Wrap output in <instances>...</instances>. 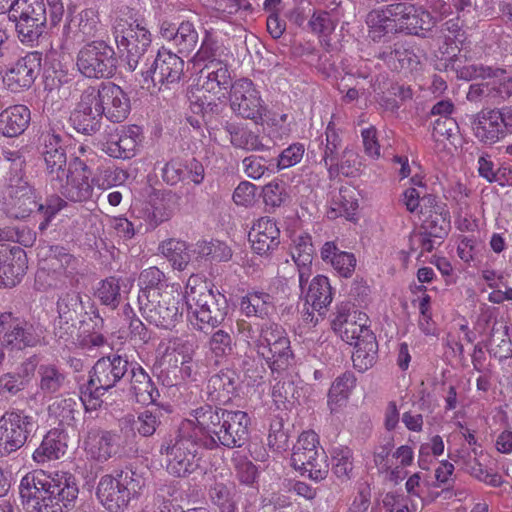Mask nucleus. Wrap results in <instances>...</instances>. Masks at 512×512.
<instances>
[{"label": "nucleus", "mask_w": 512, "mask_h": 512, "mask_svg": "<svg viewBox=\"0 0 512 512\" xmlns=\"http://www.w3.org/2000/svg\"><path fill=\"white\" fill-rule=\"evenodd\" d=\"M199 35L194 24L189 21L182 22L175 32L173 44L180 53H189L197 46Z\"/></svg>", "instance_id": "0e129e2a"}, {"label": "nucleus", "mask_w": 512, "mask_h": 512, "mask_svg": "<svg viewBox=\"0 0 512 512\" xmlns=\"http://www.w3.org/2000/svg\"><path fill=\"white\" fill-rule=\"evenodd\" d=\"M132 365L126 355L118 353L99 358L90 370L87 382L79 385L80 400L85 409L95 410L100 406V397L115 387Z\"/></svg>", "instance_id": "20e7f679"}, {"label": "nucleus", "mask_w": 512, "mask_h": 512, "mask_svg": "<svg viewBox=\"0 0 512 512\" xmlns=\"http://www.w3.org/2000/svg\"><path fill=\"white\" fill-rule=\"evenodd\" d=\"M129 372L130 391L136 401L143 405L156 403L160 394L146 371L138 364H133Z\"/></svg>", "instance_id": "72a5a7b5"}, {"label": "nucleus", "mask_w": 512, "mask_h": 512, "mask_svg": "<svg viewBox=\"0 0 512 512\" xmlns=\"http://www.w3.org/2000/svg\"><path fill=\"white\" fill-rule=\"evenodd\" d=\"M240 309L247 317L264 318L274 310L273 297L262 291L249 292L242 297Z\"/></svg>", "instance_id": "c03bdc74"}, {"label": "nucleus", "mask_w": 512, "mask_h": 512, "mask_svg": "<svg viewBox=\"0 0 512 512\" xmlns=\"http://www.w3.org/2000/svg\"><path fill=\"white\" fill-rule=\"evenodd\" d=\"M10 198L11 214L15 218H25L33 211L38 212L39 203L36 201L34 189L27 181H21L7 186Z\"/></svg>", "instance_id": "c85d7f7f"}, {"label": "nucleus", "mask_w": 512, "mask_h": 512, "mask_svg": "<svg viewBox=\"0 0 512 512\" xmlns=\"http://www.w3.org/2000/svg\"><path fill=\"white\" fill-rule=\"evenodd\" d=\"M355 384L356 378L350 372H345L334 380L329 389L327 401V405L331 413L338 412L346 405Z\"/></svg>", "instance_id": "ea45409f"}, {"label": "nucleus", "mask_w": 512, "mask_h": 512, "mask_svg": "<svg viewBox=\"0 0 512 512\" xmlns=\"http://www.w3.org/2000/svg\"><path fill=\"white\" fill-rule=\"evenodd\" d=\"M145 486L142 475L125 470L115 477L103 476L97 486V497L109 512H124L132 498L138 497Z\"/></svg>", "instance_id": "423d86ee"}, {"label": "nucleus", "mask_w": 512, "mask_h": 512, "mask_svg": "<svg viewBox=\"0 0 512 512\" xmlns=\"http://www.w3.org/2000/svg\"><path fill=\"white\" fill-rule=\"evenodd\" d=\"M184 73V61L170 51H159L148 70L142 71L143 83L158 87L177 84Z\"/></svg>", "instance_id": "a211bd4d"}, {"label": "nucleus", "mask_w": 512, "mask_h": 512, "mask_svg": "<svg viewBox=\"0 0 512 512\" xmlns=\"http://www.w3.org/2000/svg\"><path fill=\"white\" fill-rule=\"evenodd\" d=\"M452 69L457 73L459 79L470 81L475 78H498L504 74V71L496 69L493 70L491 67L484 66L482 64H468L460 66L457 64L458 59H451Z\"/></svg>", "instance_id": "680f3d73"}, {"label": "nucleus", "mask_w": 512, "mask_h": 512, "mask_svg": "<svg viewBox=\"0 0 512 512\" xmlns=\"http://www.w3.org/2000/svg\"><path fill=\"white\" fill-rule=\"evenodd\" d=\"M113 34L117 46L127 53V65L134 71L146 59L151 46L150 32L136 22L117 18L113 26Z\"/></svg>", "instance_id": "9b49d317"}, {"label": "nucleus", "mask_w": 512, "mask_h": 512, "mask_svg": "<svg viewBox=\"0 0 512 512\" xmlns=\"http://www.w3.org/2000/svg\"><path fill=\"white\" fill-rule=\"evenodd\" d=\"M94 86L85 88L75 110L71 113L70 122L73 128L85 135H92L100 129L103 110L97 104Z\"/></svg>", "instance_id": "412c9836"}, {"label": "nucleus", "mask_w": 512, "mask_h": 512, "mask_svg": "<svg viewBox=\"0 0 512 512\" xmlns=\"http://www.w3.org/2000/svg\"><path fill=\"white\" fill-rule=\"evenodd\" d=\"M314 251L312 238L308 233L302 232L293 236L290 252L298 267L299 285L302 291H304V285L311 276L310 265L313 260Z\"/></svg>", "instance_id": "cd10ccee"}, {"label": "nucleus", "mask_w": 512, "mask_h": 512, "mask_svg": "<svg viewBox=\"0 0 512 512\" xmlns=\"http://www.w3.org/2000/svg\"><path fill=\"white\" fill-rule=\"evenodd\" d=\"M459 133V126L453 117H438L433 124L432 136L435 141L451 140Z\"/></svg>", "instance_id": "774afa93"}, {"label": "nucleus", "mask_w": 512, "mask_h": 512, "mask_svg": "<svg viewBox=\"0 0 512 512\" xmlns=\"http://www.w3.org/2000/svg\"><path fill=\"white\" fill-rule=\"evenodd\" d=\"M235 487L229 483L214 482L209 488V497L219 512H235Z\"/></svg>", "instance_id": "864d4df0"}, {"label": "nucleus", "mask_w": 512, "mask_h": 512, "mask_svg": "<svg viewBox=\"0 0 512 512\" xmlns=\"http://www.w3.org/2000/svg\"><path fill=\"white\" fill-rule=\"evenodd\" d=\"M19 492L27 512H66L79 491L72 474L38 470L21 479Z\"/></svg>", "instance_id": "f257e3e1"}, {"label": "nucleus", "mask_w": 512, "mask_h": 512, "mask_svg": "<svg viewBox=\"0 0 512 512\" xmlns=\"http://www.w3.org/2000/svg\"><path fill=\"white\" fill-rule=\"evenodd\" d=\"M95 296L101 304L109 306L111 309L118 307L121 300L120 279L109 277L102 280L95 292Z\"/></svg>", "instance_id": "e2e57ef3"}, {"label": "nucleus", "mask_w": 512, "mask_h": 512, "mask_svg": "<svg viewBox=\"0 0 512 512\" xmlns=\"http://www.w3.org/2000/svg\"><path fill=\"white\" fill-rule=\"evenodd\" d=\"M91 171L85 162L74 158L69 162V169L51 188L63 198L73 203H82L91 199L93 182Z\"/></svg>", "instance_id": "4468645a"}, {"label": "nucleus", "mask_w": 512, "mask_h": 512, "mask_svg": "<svg viewBox=\"0 0 512 512\" xmlns=\"http://www.w3.org/2000/svg\"><path fill=\"white\" fill-rule=\"evenodd\" d=\"M42 156L45 164L46 180L51 186L69 169L65 148L58 135H47L44 139Z\"/></svg>", "instance_id": "393cba45"}, {"label": "nucleus", "mask_w": 512, "mask_h": 512, "mask_svg": "<svg viewBox=\"0 0 512 512\" xmlns=\"http://www.w3.org/2000/svg\"><path fill=\"white\" fill-rule=\"evenodd\" d=\"M2 345L15 350L36 347L44 343L43 331L34 324L16 317L11 312L0 314Z\"/></svg>", "instance_id": "2eb2a0df"}, {"label": "nucleus", "mask_w": 512, "mask_h": 512, "mask_svg": "<svg viewBox=\"0 0 512 512\" xmlns=\"http://www.w3.org/2000/svg\"><path fill=\"white\" fill-rule=\"evenodd\" d=\"M84 450L87 458L104 463L119 453L120 435L96 427L90 428L84 439Z\"/></svg>", "instance_id": "5701e85b"}, {"label": "nucleus", "mask_w": 512, "mask_h": 512, "mask_svg": "<svg viewBox=\"0 0 512 512\" xmlns=\"http://www.w3.org/2000/svg\"><path fill=\"white\" fill-rule=\"evenodd\" d=\"M76 66L85 77L109 78L117 67L114 49L104 41H93L79 50Z\"/></svg>", "instance_id": "ddd939ff"}, {"label": "nucleus", "mask_w": 512, "mask_h": 512, "mask_svg": "<svg viewBox=\"0 0 512 512\" xmlns=\"http://www.w3.org/2000/svg\"><path fill=\"white\" fill-rule=\"evenodd\" d=\"M9 19L16 22L18 37L23 43H32L44 32L47 22L43 0H14Z\"/></svg>", "instance_id": "f8f14e48"}, {"label": "nucleus", "mask_w": 512, "mask_h": 512, "mask_svg": "<svg viewBox=\"0 0 512 512\" xmlns=\"http://www.w3.org/2000/svg\"><path fill=\"white\" fill-rule=\"evenodd\" d=\"M422 201L431 206L436 203L435 197L432 195L423 197ZM433 208L435 209L434 213L436 217L431 220V223L437 224L440 222L439 230L437 231L436 227H431V231L416 233L412 238V241L421 247L422 252H431L435 244V239L432 237L438 239L443 238V236L447 234V228L449 227L448 212L444 211V207L435 204Z\"/></svg>", "instance_id": "c756f323"}, {"label": "nucleus", "mask_w": 512, "mask_h": 512, "mask_svg": "<svg viewBox=\"0 0 512 512\" xmlns=\"http://www.w3.org/2000/svg\"><path fill=\"white\" fill-rule=\"evenodd\" d=\"M486 347L489 353L499 360L512 356V340L506 324L498 321L493 323Z\"/></svg>", "instance_id": "a19ab883"}, {"label": "nucleus", "mask_w": 512, "mask_h": 512, "mask_svg": "<svg viewBox=\"0 0 512 512\" xmlns=\"http://www.w3.org/2000/svg\"><path fill=\"white\" fill-rule=\"evenodd\" d=\"M38 389L43 396L51 397L67 386L66 373L56 364H41L37 370Z\"/></svg>", "instance_id": "e433bc0d"}, {"label": "nucleus", "mask_w": 512, "mask_h": 512, "mask_svg": "<svg viewBox=\"0 0 512 512\" xmlns=\"http://www.w3.org/2000/svg\"><path fill=\"white\" fill-rule=\"evenodd\" d=\"M38 53H28L6 72L3 81L12 92L28 89L34 83L40 68Z\"/></svg>", "instance_id": "b1692460"}, {"label": "nucleus", "mask_w": 512, "mask_h": 512, "mask_svg": "<svg viewBox=\"0 0 512 512\" xmlns=\"http://www.w3.org/2000/svg\"><path fill=\"white\" fill-rule=\"evenodd\" d=\"M180 292L170 289L162 292L153 290L148 294H139L138 303L143 317L159 328H173L182 316L179 304Z\"/></svg>", "instance_id": "6e6552de"}, {"label": "nucleus", "mask_w": 512, "mask_h": 512, "mask_svg": "<svg viewBox=\"0 0 512 512\" xmlns=\"http://www.w3.org/2000/svg\"><path fill=\"white\" fill-rule=\"evenodd\" d=\"M1 284L14 286L20 282L28 268L26 252L19 246L8 245V253L2 262Z\"/></svg>", "instance_id": "c9c22d12"}, {"label": "nucleus", "mask_w": 512, "mask_h": 512, "mask_svg": "<svg viewBox=\"0 0 512 512\" xmlns=\"http://www.w3.org/2000/svg\"><path fill=\"white\" fill-rule=\"evenodd\" d=\"M199 84L203 90L220 98L230 90L234 82L231 72L223 61H210L200 70Z\"/></svg>", "instance_id": "a878e982"}, {"label": "nucleus", "mask_w": 512, "mask_h": 512, "mask_svg": "<svg viewBox=\"0 0 512 512\" xmlns=\"http://www.w3.org/2000/svg\"><path fill=\"white\" fill-rule=\"evenodd\" d=\"M77 402L73 398L57 397L49 405V417L59 422V425L65 427L73 426L78 414Z\"/></svg>", "instance_id": "603ef678"}, {"label": "nucleus", "mask_w": 512, "mask_h": 512, "mask_svg": "<svg viewBox=\"0 0 512 512\" xmlns=\"http://www.w3.org/2000/svg\"><path fill=\"white\" fill-rule=\"evenodd\" d=\"M376 57L392 70H413L420 63L418 56L403 42H395L393 45L381 47Z\"/></svg>", "instance_id": "7c9ffc66"}, {"label": "nucleus", "mask_w": 512, "mask_h": 512, "mask_svg": "<svg viewBox=\"0 0 512 512\" xmlns=\"http://www.w3.org/2000/svg\"><path fill=\"white\" fill-rule=\"evenodd\" d=\"M142 140V129L137 125L121 126L109 132L102 143V150L110 157L130 159Z\"/></svg>", "instance_id": "4be33fe9"}, {"label": "nucleus", "mask_w": 512, "mask_h": 512, "mask_svg": "<svg viewBox=\"0 0 512 512\" xmlns=\"http://www.w3.org/2000/svg\"><path fill=\"white\" fill-rule=\"evenodd\" d=\"M233 346L231 334L224 329L215 331L208 341L209 350L216 358H223L230 355L233 351Z\"/></svg>", "instance_id": "69168bd1"}, {"label": "nucleus", "mask_w": 512, "mask_h": 512, "mask_svg": "<svg viewBox=\"0 0 512 512\" xmlns=\"http://www.w3.org/2000/svg\"><path fill=\"white\" fill-rule=\"evenodd\" d=\"M501 123L500 111H482L473 123L475 136L483 143H496L506 136Z\"/></svg>", "instance_id": "473e14b6"}, {"label": "nucleus", "mask_w": 512, "mask_h": 512, "mask_svg": "<svg viewBox=\"0 0 512 512\" xmlns=\"http://www.w3.org/2000/svg\"><path fill=\"white\" fill-rule=\"evenodd\" d=\"M194 252L200 257H211L212 259L228 260L231 257L230 249L220 242L201 240L194 246Z\"/></svg>", "instance_id": "338daca9"}, {"label": "nucleus", "mask_w": 512, "mask_h": 512, "mask_svg": "<svg viewBox=\"0 0 512 512\" xmlns=\"http://www.w3.org/2000/svg\"><path fill=\"white\" fill-rule=\"evenodd\" d=\"M255 349L272 373L282 374L294 363V354L285 329L274 322L260 326Z\"/></svg>", "instance_id": "39448f33"}, {"label": "nucleus", "mask_w": 512, "mask_h": 512, "mask_svg": "<svg viewBox=\"0 0 512 512\" xmlns=\"http://www.w3.org/2000/svg\"><path fill=\"white\" fill-rule=\"evenodd\" d=\"M351 323L343 329L339 335L346 343L354 346L352 361L354 367L364 372L373 366L378 351V344L374 333L367 325V316L365 313L355 311Z\"/></svg>", "instance_id": "1a4fd4ad"}, {"label": "nucleus", "mask_w": 512, "mask_h": 512, "mask_svg": "<svg viewBox=\"0 0 512 512\" xmlns=\"http://www.w3.org/2000/svg\"><path fill=\"white\" fill-rule=\"evenodd\" d=\"M50 265L52 275H64L71 280L79 274V260L60 246L51 247Z\"/></svg>", "instance_id": "de8ad7c7"}, {"label": "nucleus", "mask_w": 512, "mask_h": 512, "mask_svg": "<svg viewBox=\"0 0 512 512\" xmlns=\"http://www.w3.org/2000/svg\"><path fill=\"white\" fill-rule=\"evenodd\" d=\"M199 447L204 448V440L193 418L185 419L177 434L166 439L160 446V454L165 457L167 472L179 478H185L200 468Z\"/></svg>", "instance_id": "7ed1b4c3"}, {"label": "nucleus", "mask_w": 512, "mask_h": 512, "mask_svg": "<svg viewBox=\"0 0 512 512\" xmlns=\"http://www.w3.org/2000/svg\"><path fill=\"white\" fill-rule=\"evenodd\" d=\"M162 347H164V356L177 354L180 356L182 365L189 363L195 352L194 342L189 337H172L166 343L162 342L159 348Z\"/></svg>", "instance_id": "13d9d810"}, {"label": "nucleus", "mask_w": 512, "mask_h": 512, "mask_svg": "<svg viewBox=\"0 0 512 512\" xmlns=\"http://www.w3.org/2000/svg\"><path fill=\"white\" fill-rule=\"evenodd\" d=\"M103 115L114 123L124 121L130 112V100L118 85L112 82H102L94 86V93Z\"/></svg>", "instance_id": "aec40b11"}, {"label": "nucleus", "mask_w": 512, "mask_h": 512, "mask_svg": "<svg viewBox=\"0 0 512 512\" xmlns=\"http://www.w3.org/2000/svg\"><path fill=\"white\" fill-rule=\"evenodd\" d=\"M171 198V195H167L154 202L146 203L139 211V217L146 222L147 229H155L173 216V209L169 204Z\"/></svg>", "instance_id": "a18cd8bd"}, {"label": "nucleus", "mask_w": 512, "mask_h": 512, "mask_svg": "<svg viewBox=\"0 0 512 512\" xmlns=\"http://www.w3.org/2000/svg\"><path fill=\"white\" fill-rule=\"evenodd\" d=\"M341 148V138L332 127L331 123L326 129V143L323 147L322 161L328 170L330 177H335V161L339 158V150Z\"/></svg>", "instance_id": "4d7b16f0"}, {"label": "nucleus", "mask_w": 512, "mask_h": 512, "mask_svg": "<svg viewBox=\"0 0 512 512\" xmlns=\"http://www.w3.org/2000/svg\"><path fill=\"white\" fill-rule=\"evenodd\" d=\"M291 465L303 476L319 482L325 479L329 472L327 455L319 447L318 436L313 431L300 434L291 454Z\"/></svg>", "instance_id": "9d476101"}, {"label": "nucleus", "mask_w": 512, "mask_h": 512, "mask_svg": "<svg viewBox=\"0 0 512 512\" xmlns=\"http://www.w3.org/2000/svg\"><path fill=\"white\" fill-rule=\"evenodd\" d=\"M25 157L20 149L0 148V177L7 186L24 181Z\"/></svg>", "instance_id": "2f4dec72"}, {"label": "nucleus", "mask_w": 512, "mask_h": 512, "mask_svg": "<svg viewBox=\"0 0 512 512\" xmlns=\"http://www.w3.org/2000/svg\"><path fill=\"white\" fill-rule=\"evenodd\" d=\"M31 113L25 105H13L0 113V133L6 137H17L28 127Z\"/></svg>", "instance_id": "f704fd0d"}, {"label": "nucleus", "mask_w": 512, "mask_h": 512, "mask_svg": "<svg viewBox=\"0 0 512 512\" xmlns=\"http://www.w3.org/2000/svg\"><path fill=\"white\" fill-rule=\"evenodd\" d=\"M467 99L469 101L487 99V101H491L492 103H500L504 101L499 80L493 78L491 81L470 85L467 93Z\"/></svg>", "instance_id": "6e6d98bb"}, {"label": "nucleus", "mask_w": 512, "mask_h": 512, "mask_svg": "<svg viewBox=\"0 0 512 512\" xmlns=\"http://www.w3.org/2000/svg\"><path fill=\"white\" fill-rule=\"evenodd\" d=\"M99 16L98 12L92 8L81 11L76 17L70 20L65 25L64 31L69 34L72 30V25L77 27L75 36L80 35L82 37H93L99 30Z\"/></svg>", "instance_id": "3c124183"}, {"label": "nucleus", "mask_w": 512, "mask_h": 512, "mask_svg": "<svg viewBox=\"0 0 512 512\" xmlns=\"http://www.w3.org/2000/svg\"><path fill=\"white\" fill-rule=\"evenodd\" d=\"M332 473L341 481L351 478L353 471V452L345 446L334 447L331 451Z\"/></svg>", "instance_id": "5fc2aeb1"}, {"label": "nucleus", "mask_w": 512, "mask_h": 512, "mask_svg": "<svg viewBox=\"0 0 512 512\" xmlns=\"http://www.w3.org/2000/svg\"><path fill=\"white\" fill-rule=\"evenodd\" d=\"M33 427L31 416L23 412H6L0 418V457L8 456L23 447Z\"/></svg>", "instance_id": "f3484780"}, {"label": "nucleus", "mask_w": 512, "mask_h": 512, "mask_svg": "<svg viewBox=\"0 0 512 512\" xmlns=\"http://www.w3.org/2000/svg\"><path fill=\"white\" fill-rule=\"evenodd\" d=\"M190 416L202 434L205 449L240 448L248 440L250 418L244 411L204 404L193 409Z\"/></svg>", "instance_id": "f03ea898"}, {"label": "nucleus", "mask_w": 512, "mask_h": 512, "mask_svg": "<svg viewBox=\"0 0 512 512\" xmlns=\"http://www.w3.org/2000/svg\"><path fill=\"white\" fill-rule=\"evenodd\" d=\"M184 299L188 314L197 321L198 330L218 327L227 316L228 304L225 295L215 293L206 285L190 287L186 290Z\"/></svg>", "instance_id": "0eeeda50"}, {"label": "nucleus", "mask_w": 512, "mask_h": 512, "mask_svg": "<svg viewBox=\"0 0 512 512\" xmlns=\"http://www.w3.org/2000/svg\"><path fill=\"white\" fill-rule=\"evenodd\" d=\"M66 447L63 433L58 429L50 430L44 436L40 446L34 451L33 460L37 463H45L59 459L65 454Z\"/></svg>", "instance_id": "58836bf2"}, {"label": "nucleus", "mask_w": 512, "mask_h": 512, "mask_svg": "<svg viewBox=\"0 0 512 512\" xmlns=\"http://www.w3.org/2000/svg\"><path fill=\"white\" fill-rule=\"evenodd\" d=\"M279 235L280 230L275 221L268 217H262L253 224L248 237L252 249L257 254L267 255L278 247Z\"/></svg>", "instance_id": "bb28decb"}, {"label": "nucleus", "mask_w": 512, "mask_h": 512, "mask_svg": "<svg viewBox=\"0 0 512 512\" xmlns=\"http://www.w3.org/2000/svg\"><path fill=\"white\" fill-rule=\"evenodd\" d=\"M139 285L140 292L139 294H148V291H165L173 289V287H169L166 283L165 274L155 266L148 267L144 269L139 275Z\"/></svg>", "instance_id": "052dcab7"}, {"label": "nucleus", "mask_w": 512, "mask_h": 512, "mask_svg": "<svg viewBox=\"0 0 512 512\" xmlns=\"http://www.w3.org/2000/svg\"><path fill=\"white\" fill-rule=\"evenodd\" d=\"M160 253L171 262L177 270H184L189 261L190 253L186 242L177 239H168L159 246Z\"/></svg>", "instance_id": "09e8293b"}, {"label": "nucleus", "mask_w": 512, "mask_h": 512, "mask_svg": "<svg viewBox=\"0 0 512 512\" xmlns=\"http://www.w3.org/2000/svg\"><path fill=\"white\" fill-rule=\"evenodd\" d=\"M57 314L61 319L77 320L82 310V297L77 291L70 290L59 296L57 303Z\"/></svg>", "instance_id": "bf43d9fd"}, {"label": "nucleus", "mask_w": 512, "mask_h": 512, "mask_svg": "<svg viewBox=\"0 0 512 512\" xmlns=\"http://www.w3.org/2000/svg\"><path fill=\"white\" fill-rule=\"evenodd\" d=\"M358 208V202L355 198V191L350 187H341L337 193H334L331 199L330 208L327 216L330 219L345 217L352 219Z\"/></svg>", "instance_id": "79ce46f5"}, {"label": "nucleus", "mask_w": 512, "mask_h": 512, "mask_svg": "<svg viewBox=\"0 0 512 512\" xmlns=\"http://www.w3.org/2000/svg\"><path fill=\"white\" fill-rule=\"evenodd\" d=\"M231 110L239 117L255 123L263 120L266 106L253 82L247 78L238 79L229 95Z\"/></svg>", "instance_id": "dca6fc26"}, {"label": "nucleus", "mask_w": 512, "mask_h": 512, "mask_svg": "<svg viewBox=\"0 0 512 512\" xmlns=\"http://www.w3.org/2000/svg\"><path fill=\"white\" fill-rule=\"evenodd\" d=\"M236 381L232 371H220L212 375L207 384L209 394L216 401H226L236 389Z\"/></svg>", "instance_id": "8fccbe9b"}, {"label": "nucleus", "mask_w": 512, "mask_h": 512, "mask_svg": "<svg viewBox=\"0 0 512 512\" xmlns=\"http://www.w3.org/2000/svg\"><path fill=\"white\" fill-rule=\"evenodd\" d=\"M331 302L332 290L328 278L323 275L315 276L305 292V304L310 305L316 311H321Z\"/></svg>", "instance_id": "37998d69"}, {"label": "nucleus", "mask_w": 512, "mask_h": 512, "mask_svg": "<svg viewBox=\"0 0 512 512\" xmlns=\"http://www.w3.org/2000/svg\"><path fill=\"white\" fill-rule=\"evenodd\" d=\"M388 14L395 18L398 32L415 35L430 31L437 20L430 12L410 2L389 4Z\"/></svg>", "instance_id": "6ab92c4d"}, {"label": "nucleus", "mask_w": 512, "mask_h": 512, "mask_svg": "<svg viewBox=\"0 0 512 512\" xmlns=\"http://www.w3.org/2000/svg\"><path fill=\"white\" fill-rule=\"evenodd\" d=\"M224 129L229 134L230 143L235 148L245 151H264L267 149L260 136L243 124L227 122Z\"/></svg>", "instance_id": "4c0bfd02"}, {"label": "nucleus", "mask_w": 512, "mask_h": 512, "mask_svg": "<svg viewBox=\"0 0 512 512\" xmlns=\"http://www.w3.org/2000/svg\"><path fill=\"white\" fill-rule=\"evenodd\" d=\"M368 36L375 42L380 41L388 33H397V24L393 16L388 14V5L382 10L371 11L366 18Z\"/></svg>", "instance_id": "49530a36"}]
</instances>
